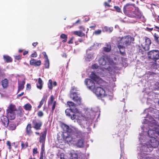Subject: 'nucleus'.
Instances as JSON below:
<instances>
[{"instance_id": "nucleus-1", "label": "nucleus", "mask_w": 159, "mask_h": 159, "mask_svg": "<svg viewBox=\"0 0 159 159\" xmlns=\"http://www.w3.org/2000/svg\"><path fill=\"white\" fill-rule=\"evenodd\" d=\"M63 127L68 135L66 139L67 142L76 144L80 147L83 146L84 138L80 131L74 127H70L65 124L63 125Z\"/></svg>"}, {"instance_id": "nucleus-2", "label": "nucleus", "mask_w": 159, "mask_h": 159, "mask_svg": "<svg viewBox=\"0 0 159 159\" xmlns=\"http://www.w3.org/2000/svg\"><path fill=\"white\" fill-rule=\"evenodd\" d=\"M85 111V113L86 114L87 117H86L83 116L82 114H75L71 115L70 114L71 112L73 113L72 110L70 109H67L65 111V113L67 116L70 117L71 119L73 120L76 118V116H78V118L77 119V122L81 125V127H85L88 126L87 122H88L89 125V123L91 124L92 121L94 117L92 116H90V114H89V113H90V111L91 113L93 112L92 110L87 108L85 109L84 111Z\"/></svg>"}, {"instance_id": "nucleus-3", "label": "nucleus", "mask_w": 159, "mask_h": 159, "mask_svg": "<svg viewBox=\"0 0 159 159\" xmlns=\"http://www.w3.org/2000/svg\"><path fill=\"white\" fill-rule=\"evenodd\" d=\"M159 137L144 139V142H140L141 144L138 147V150L146 152H151L153 148H157L159 145Z\"/></svg>"}, {"instance_id": "nucleus-4", "label": "nucleus", "mask_w": 159, "mask_h": 159, "mask_svg": "<svg viewBox=\"0 0 159 159\" xmlns=\"http://www.w3.org/2000/svg\"><path fill=\"white\" fill-rule=\"evenodd\" d=\"M120 40L118 41L117 43L118 48L119 49L120 54L123 56H126V54L125 52V46L130 45L131 42V37L128 35L121 38H119Z\"/></svg>"}, {"instance_id": "nucleus-5", "label": "nucleus", "mask_w": 159, "mask_h": 159, "mask_svg": "<svg viewBox=\"0 0 159 159\" xmlns=\"http://www.w3.org/2000/svg\"><path fill=\"white\" fill-rule=\"evenodd\" d=\"M17 109L15 105L11 104L8 107L7 110V116L10 120H13L15 117V112Z\"/></svg>"}, {"instance_id": "nucleus-6", "label": "nucleus", "mask_w": 159, "mask_h": 159, "mask_svg": "<svg viewBox=\"0 0 159 159\" xmlns=\"http://www.w3.org/2000/svg\"><path fill=\"white\" fill-rule=\"evenodd\" d=\"M148 56L149 58L156 61L157 60L159 59V51L156 50L151 51L148 52Z\"/></svg>"}, {"instance_id": "nucleus-7", "label": "nucleus", "mask_w": 159, "mask_h": 159, "mask_svg": "<svg viewBox=\"0 0 159 159\" xmlns=\"http://www.w3.org/2000/svg\"><path fill=\"white\" fill-rule=\"evenodd\" d=\"M93 92L97 97H104L106 95L105 90L101 87H95L93 90Z\"/></svg>"}, {"instance_id": "nucleus-8", "label": "nucleus", "mask_w": 159, "mask_h": 159, "mask_svg": "<svg viewBox=\"0 0 159 159\" xmlns=\"http://www.w3.org/2000/svg\"><path fill=\"white\" fill-rule=\"evenodd\" d=\"M142 16L141 11L139 8H135V10L132 12L130 14H129V17L132 18H136L138 19H140Z\"/></svg>"}, {"instance_id": "nucleus-9", "label": "nucleus", "mask_w": 159, "mask_h": 159, "mask_svg": "<svg viewBox=\"0 0 159 159\" xmlns=\"http://www.w3.org/2000/svg\"><path fill=\"white\" fill-rule=\"evenodd\" d=\"M85 84L87 87V88L93 91L95 88L96 85L94 81L90 79H86L85 80Z\"/></svg>"}, {"instance_id": "nucleus-10", "label": "nucleus", "mask_w": 159, "mask_h": 159, "mask_svg": "<svg viewBox=\"0 0 159 159\" xmlns=\"http://www.w3.org/2000/svg\"><path fill=\"white\" fill-rule=\"evenodd\" d=\"M67 105L70 108V109L72 110V112L75 114H81V113L75 107L76 105L74 103L71 101H68L67 102Z\"/></svg>"}, {"instance_id": "nucleus-11", "label": "nucleus", "mask_w": 159, "mask_h": 159, "mask_svg": "<svg viewBox=\"0 0 159 159\" xmlns=\"http://www.w3.org/2000/svg\"><path fill=\"white\" fill-rule=\"evenodd\" d=\"M132 10L133 8L131 5L128 3L126 4L123 8L124 13L128 16H129V14H130V13L132 12L131 11Z\"/></svg>"}, {"instance_id": "nucleus-12", "label": "nucleus", "mask_w": 159, "mask_h": 159, "mask_svg": "<svg viewBox=\"0 0 159 159\" xmlns=\"http://www.w3.org/2000/svg\"><path fill=\"white\" fill-rule=\"evenodd\" d=\"M145 43L143 47V50L145 51H147L149 49L151 42L150 39L147 37H145Z\"/></svg>"}, {"instance_id": "nucleus-13", "label": "nucleus", "mask_w": 159, "mask_h": 159, "mask_svg": "<svg viewBox=\"0 0 159 159\" xmlns=\"http://www.w3.org/2000/svg\"><path fill=\"white\" fill-rule=\"evenodd\" d=\"M8 118H9L8 117L5 116H2L0 119V123L2 124L4 126L7 127L9 122Z\"/></svg>"}, {"instance_id": "nucleus-14", "label": "nucleus", "mask_w": 159, "mask_h": 159, "mask_svg": "<svg viewBox=\"0 0 159 159\" xmlns=\"http://www.w3.org/2000/svg\"><path fill=\"white\" fill-rule=\"evenodd\" d=\"M33 127L36 130H39L42 125V122L40 120H33L32 121Z\"/></svg>"}, {"instance_id": "nucleus-15", "label": "nucleus", "mask_w": 159, "mask_h": 159, "mask_svg": "<svg viewBox=\"0 0 159 159\" xmlns=\"http://www.w3.org/2000/svg\"><path fill=\"white\" fill-rule=\"evenodd\" d=\"M108 57H107L103 56L101 57L98 61L99 64L100 65L105 66L107 63Z\"/></svg>"}, {"instance_id": "nucleus-16", "label": "nucleus", "mask_w": 159, "mask_h": 159, "mask_svg": "<svg viewBox=\"0 0 159 159\" xmlns=\"http://www.w3.org/2000/svg\"><path fill=\"white\" fill-rule=\"evenodd\" d=\"M32 126L30 124H29L26 128V135L29 136H31L33 134V131L31 130Z\"/></svg>"}, {"instance_id": "nucleus-17", "label": "nucleus", "mask_w": 159, "mask_h": 159, "mask_svg": "<svg viewBox=\"0 0 159 159\" xmlns=\"http://www.w3.org/2000/svg\"><path fill=\"white\" fill-rule=\"evenodd\" d=\"M89 77L92 79L91 80L97 82H98L100 80V78L93 72H91Z\"/></svg>"}, {"instance_id": "nucleus-18", "label": "nucleus", "mask_w": 159, "mask_h": 159, "mask_svg": "<svg viewBox=\"0 0 159 159\" xmlns=\"http://www.w3.org/2000/svg\"><path fill=\"white\" fill-rule=\"evenodd\" d=\"M41 61L40 60L36 61L34 59H32L30 61V64L32 66H39L41 65Z\"/></svg>"}, {"instance_id": "nucleus-19", "label": "nucleus", "mask_w": 159, "mask_h": 159, "mask_svg": "<svg viewBox=\"0 0 159 159\" xmlns=\"http://www.w3.org/2000/svg\"><path fill=\"white\" fill-rule=\"evenodd\" d=\"M70 97L72 99H81L79 94L76 92H71L70 94Z\"/></svg>"}, {"instance_id": "nucleus-20", "label": "nucleus", "mask_w": 159, "mask_h": 159, "mask_svg": "<svg viewBox=\"0 0 159 159\" xmlns=\"http://www.w3.org/2000/svg\"><path fill=\"white\" fill-rule=\"evenodd\" d=\"M25 84V80H24L21 81H20L18 82V92L23 89L24 88V85Z\"/></svg>"}, {"instance_id": "nucleus-21", "label": "nucleus", "mask_w": 159, "mask_h": 159, "mask_svg": "<svg viewBox=\"0 0 159 159\" xmlns=\"http://www.w3.org/2000/svg\"><path fill=\"white\" fill-rule=\"evenodd\" d=\"M47 134V131L45 130L42 133V135L40 137L39 142L43 143H44L46 135Z\"/></svg>"}, {"instance_id": "nucleus-22", "label": "nucleus", "mask_w": 159, "mask_h": 159, "mask_svg": "<svg viewBox=\"0 0 159 159\" xmlns=\"http://www.w3.org/2000/svg\"><path fill=\"white\" fill-rule=\"evenodd\" d=\"M3 57L4 60L7 63L11 62L12 61V59L9 56L4 55L3 56Z\"/></svg>"}, {"instance_id": "nucleus-23", "label": "nucleus", "mask_w": 159, "mask_h": 159, "mask_svg": "<svg viewBox=\"0 0 159 159\" xmlns=\"http://www.w3.org/2000/svg\"><path fill=\"white\" fill-rule=\"evenodd\" d=\"M113 30V28L112 27H109L107 26H105L102 28V31L103 32H107L109 33H111Z\"/></svg>"}, {"instance_id": "nucleus-24", "label": "nucleus", "mask_w": 159, "mask_h": 159, "mask_svg": "<svg viewBox=\"0 0 159 159\" xmlns=\"http://www.w3.org/2000/svg\"><path fill=\"white\" fill-rule=\"evenodd\" d=\"M43 84V82L41 79L40 78H39L38 79V83L36 84L37 88L40 89H41L42 88Z\"/></svg>"}, {"instance_id": "nucleus-25", "label": "nucleus", "mask_w": 159, "mask_h": 159, "mask_svg": "<svg viewBox=\"0 0 159 159\" xmlns=\"http://www.w3.org/2000/svg\"><path fill=\"white\" fill-rule=\"evenodd\" d=\"M8 80L5 78L2 81V85L4 88H6L8 86Z\"/></svg>"}, {"instance_id": "nucleus-26", "label": "nucleus", "mask_w": 159, "mask_h": 159, "mask_svg": "<svg viewBox=\"0 0 159 159\" xmlns=\"http://www.w3.org/2000/svg\"><path fill=\"white\" fill-rule=\"evenodd\" d=\"M143 46H144V45H141V46L137 45L136 46L137 50L138 51V52L142 54H143L144 51H145L144 50H143L142 48L143 49Z\"/></svg>"}, {"instance_id": "nucleus-27", "label": "nucleus", "mask_w": 159, "mask_h": 159, "mask_svg": "<svg viewBox=\"0 0 159 159\" xmlns=\"http://www.w3.org/2000/svg\"><path fill=\"white\" fill-rule=\"evenodd\" d=\"M56 103V101L54 100H50L48 102L49 106H52V110H54L55 108Z\"/></svg>"}, {"instance_id": "nucleus-28", "label": "nucleus", "mask_w": 159, "mask_h": 159, "mask_svg": "<svg viewBox=\"0 0 159 159\" xmlns=\"http://www.w3.org/2000/svg\"><path fill=\"white\" fill-rule=\"evenodd\" d=\"M103 50L106 52H109L111 49V45L109 44H107L106 47H104L103 48Z\"/></svg>"}, {"instance_id": "nucleus-29", "label": "nucleus", "mask_w": 159, "mask_h": 159, "mask_svg": "<svg viewBox=\"0 0 159 159\" xmlns=\"http://www.w3.org/2000/svg\"><path fill=\"white\" fill-rule=\"evenodd\" d=\"M71 159H78V155L75 153L74 151H71L70 153Z\"/></svg>"}, {"instance_id": "nucleus-30", "label": "nucleus", "mask_w": 159, "mask_h": 159, "mask_svg": "<svg viewBox=\"0 0 159 159\" xmlns=\"http://www.w3.org/2000/svg\"><path fill=\"white\" fill-rule=\"evenodd\" d=\"M138 157L139 159H150L149 157L145 154H139Z\"/></svg>"}, {"instance_id": "nucleus-31", "label": "nucleus", "mask_w": 159, "mask_h": 159, "mask_svg": "<svg viewBox=\"0 0 159 159\" xmlns=\"http://www.w3.org/2000/svg\"><path fill=\"white\" fill-rule=\"evenodd\" d=\"M154 41L157 45H159V36L156 33H155L153 35Z\"/></svg>"}, {"instance_id": "nucleus-32", "label": "nucleus", "mask_w": 159, "mask_h": 159, "mask_svg": "<svg viewBox=\"0 0 159 159\" xmlns=\"http://www.w3.org/2000/svg\"><path fill=\"white\" fill-rule=\"evenodd\" d=\"M73 33L76 35H77L79 37L84 36L85 35V34L82 33L81 31H76L73 32Z\"/></svg>"}, {"instance_id": "nucleus-33", "label": "nucleus", "mask_w": 159, "mask_h": 159, "mask_svg": "<svg viewBox=\"0 0 159 159\" xmlns=\"http://www.w3.org/2000/svg\"><path fill=\"white\" fill-rule=\"evenodd\" d=\"M60 38L63 39L62 42L63 43L66 42L67 41V36L66 34H61L60 35Z\"/></svg>"}, {"instance_id": "nucleus-34", "label": "nucleus", "mask_w": 159, "mask_h": 159, "mask_svg": "<svg viewBox=\"0 0 159 159\" xmlns=\"http://www.w3.org/2000/svg\"><path fill=\"white\" fill-rule=\"evenodd\" d=\"M31 106L29 103H27L24 106V109L27 111H30L31 109Z\"/></svg>"}, {"instance_id": "nucleus-35", "label": "nucleus", "mask_w": 159, "mask_h": 159, "mask_svg": "<svg viewBox=\"0 0 159 159\" xmlns=\"http://www.w3.org/2000/svg\"><path fill=\"white\" fill-rule=\"evenodd\" d=\"M17 114H19L20 116H22L23 115L24 111L22 108L19 107L17 111Z\"/></svg>"}, {"instance_id": "nucleus-36", "label": "nucleus", "mask_w": 159, "mask_h": 159, "mask_svg": "<svg viewBox=\"0 0 159 159\" xmlns=\"http://www.w3.org/2000/svg\"><path fill=\"white\" fill-rule=\"evenodd\" d=\"M16 126L14 124H10L9 125L8 129L10 130H13L15 129Z\"/></svg>"}, {"instance_id": "nucleus-37", "label": "nucleus", "mask_w": 159, "mask_h": 159, "mask_svg": "<svg viewBox=\"0 0 159 159\" xmlns=\"http://www.w3.org/2000/svg\"><path fill=\"white\" fill-rule=\"evenodd\" d=\"M52 81L51 79H50L48 80V88L52 90Z\"/></svg>"}, {"instance_id": "nucleus-38", "label": "nucleus", "mask_w": 159, "mask_h": 159, "mask_svg": "<svg viewBox=\"0 0 159 159\" xmlns=\"http://www.w3.org/2000/svg\"><path fill=\"white\" fill-rule=\"evenodd\" d=\"M45 68H48L49 66V62L48 59L46 60L44 64Z\"/></svg>"}, {"instance_id": "nucleus-39", "label": "nucleus", "mask_w": 159, "mask_h": 159, "mask_svg": "<svg viewBox=\"0 0 159 159\" xmlns=\"http://www.w3.org/2000/svg\"><path fill=\"white\" fill-rule=\"evenodd\" d=\"M110 2H108V1L105 2L103 3V5L105 7H111V6L109 4Z\"/></svg>"}, {"instance_id": "nucleus-40", "label": "nucleus", "mask_w": 159, "mask_h": 159, "mask_svg": "<svg viewBox=\"0 0 159 159\" xmlns=\"http://www.w3.org/2000/svg\"><path fill=\"white\" fill-rule=\"evenodd\" d=\"M21 59V55H18L15 56V61H20Z\"/></svg>"}, {"instance_id": "nucleus-41", "label": "nucleus", "mask_w": 159, "mask_h": 159, "mask_svg": "<svg viewBox=\"0 0 159 159\" xmlns=\"http://www.w3.org/2000/svg\"><path fill=\"white\" fill-rule=\"evenodd\" d=\"M102 32V31L100 30H95L93 34L96 35H98L100 34Z\"/></svg>"}, {"instance_id": "nucleus-42", "label": "nucleus", "mask_w": 159, "mask_h": 159, "mask_svg": "<svg viewBox=\"0 0 159 159\" xmlns=\"http://www.w3.org/2000/svg\"><path fill=\"white\" fill-rule=\"evenodd\" d=\"M114 8L115 9L116 11L117 12L121 13V9L118 6H115L114 7Z\"/></svg>"}, {"instance_id": "nucleus-43", "label": "nucleus", "mask_w": 159, "mask_h": 159, "mask_svg": "<svg viewBox=\"0 0 159 159\" xmlns=\"http://www.w3.org/2000/svg\"><path fill=\"white\" fill-rule=\"evenodd\" d=\"M49 94L48 93H46L44 94L42 99H47L48 96H49Z\"/></svg>"}, {"instance_id": "nucleus-44", "label": "nucleus", "mask_w": 159, "mask_h": 159, "mask_svg": "<svg viewBox=\"0 0 159 159\" xmlns=\"http://www.w3.org/2000/svg\"><path fill=\"white\" fill-rule=\"evenodd\" d=\"M74 39V37H72L70 39V40L69 41L68 43L69 44H72L73 43V40Z\"/></svg>"}, {"instance_id": "nucleus-45", "label": "nucleus", "mask_w": 159, "mask_h": 159, "mask_svg": "<svg viewBox=\"0 0 159 159\" xmlns=\"http://www.w3.org/2000/svg\"><path fill=\"white\" fill-rule=\"evenodd\" d=\"M31 56L32 57H36L37 56V54L36 52H34V53H32Z\"/></svg>"}, {"instance_id": "nucleus-46", "label": "nucleus", "mask_w": 159, "mask_h": 159, "mask_svg": "<svg viewBox=\"0 0 159 159\" xmlns=\"http://www.w3.org/2000/svg\"><path fill=\"white\" fill-rule=\"evenodd\" d=\"M42 54L43 55L44 57L45 58L46 60L48 59V57L47 55L46 54V53L45 52H42Z\"/></svg>"}, {"instance_id": "nucleus-47", "label": "nucleus", "mask_w": 159, "mask_h": 159, "mask_svg": "<svg viewBox=\"0 0 159 159\" xmlns=\"http://www.w3.org/2000/svg\"><path fill=\"white\" fill-rule=\"evenodd\" d=\"M31 88V85L29 84H27L26 85V89L27 90H29Z\"/></svg>"}, {"instance_id": "nucleus-48", "label": "nucleus", "mask_w": 159, "mask_h": 159, "mask_svg": "<svg viewBox=\"0 0 159 159\" xmlns=\"http://www.w3.org/2000/svg\"><path fill=\"white\" fill-rule=\"evenodd\" d=\"M7 146H9V149L10 150L11 149V144L10 142L9 141H7Z\"/></svg>"}, {"instance_id": "nucleus-49", "label": "nucleus", "mask_w": 159, "mask_h": 159, "mask_svg": "<svg viewBox=\"0 0 159 159\" xmlns=\"http://www.w3.org/2000/svg\"><path fill=\"white\" fill-rule=\"evenodd\" d=\"M33 154H36L38 153L37 148H34L33 149Z\"/></svg>"}, {"instance_id": "nucleus-50", "label": "nucleus", "mask_w": 159, "mask_h": 159, "mask_svg": "<svg viewBox=\"0 0 159 159\" xmlns=\"http://www.w3.org/2000/svg\"><path fill=\"white\" fill-rule=\"evenodd\" d=\"M43 115V113L42 111H39L38 113V116L39 117H42Z\"/></svg>"}, {"instance_id": "nucleus-51", "label": "nucleus", "mask_w": 159, "mask_h": 159, "mask_svg": "<svg viewBox=\"0 0 159 159\" xmlns=\"http://www.w3.org/2000/svg\"><path fill=\"white\" fill-rule=\"evenodd\" d=\"M44 103V101L43 100H42L40 102L39 105L38 106V108H40L43 105Z\"/></svg>"}, {"instance_id": "nucleus-52", "label": "nucleus", "mask_w": 159, "mask_h": 159, "mask_svg": "<svg viewBox=\"0 0 159 159\" xmlns=\"http://www.w3.org/2000/svg\"><path fill=\"white\" fill-rule=\"evenodd\" d=\"M4 76V74L2 72V69L0 66V77H2Z\"/></svg>"}, {"instance_id": "nucleus-53", "label": "nucleus", "mask_w": 159, "mask_h": 159, "mask_svg": "<svg viewBox=\"0 0 159 159\" xmlns=\"http://www.w3.org/2000/svg\"><path fill=\"white\" fill-rule=\"evenodd\" d=\"M41 150L42 152L44 150V143H42Z\"/></svg>"}, {"instance_id": "nucleus-54", "label": "nucleus", "mask_w": 159, "mask_h": 159, "mask_svg": "<svg viewBox=\"0 0 159 159\" xmlns=\"http://www.w3.org/2000/svg\"><path fill=\"white\" fill-rule=\"evenodd\" d=\"M92 67L93 68L97 69L98 68V66L96 64H93L92 65Z\"/></svg>"}, {"instance_id": "nucleus-55", "label": "nucleus", "mask_w": 159, "mask_h": 159, "mask_svg": "<svg viewBox=\"0 0 159 159\" xmlns=\"http://www.w3.org/2000/svg\"><path fill=\"white\" fill-rule=\"evenodd\" d=\"M38 44L37 42H34L32 43V45L34 47H35Z\"/></svg>"}, {"instance_id": "nucleus-56", "label": "nucleus", "mask_w": 159, "mask_h": 159, "mask_svg": "<svg viewBox=\"0 0 159 159\" xmlns=\"http://www.w3.org/2000/svg\"><path fill=\"white\" fill-rule=\"evenodd\" d=\"M21 146L22 148H26L25 147V144L22 142L21 143Z\"/></svg>"}, {"instance_id": "nucleus-57", "label": "nucleus", "mask_w": 159, "mask_h": 159, "mask_svg": "<svg viewBox=\"0 0 159 159\" xmlns=\"http://www.w3.org/2000/svg\"><path fill=\"white\" fill-rule=\"evenodd\" d=\"M57 97V96H54L53 95H52L50 97V99H54L57 98L56 97Z\"/></svg>"}, {"instance_id": "nucleus-58", "label": "nucleus", "mask_w": 159, "mask_h": 159, "mask_svg": "<svg viewBox=\"0 0 159 159\" xmlns=\"http://www.w3.org/2000/svg\"><path fill=\"white\" fill-rule=\"evenodd\" d=\"M146 29H147V30L148 31H152L153 30V28H148V27H147L146 28Z\"/></svg>"}, {"instance_id": "nucleus-59", "label": "nucleus", "mask_w": 159, "mask_h": 159, "mask_svg": "<svg viewBox=\"0 0 159 159\" xmlns=\"http://www.w3.org/2000/svg\"><path fill=\"white\" fill-rule=\"evenodd\" d=\"M79 28L83 31H85V28L82 26H80Z\"/></svg>"}, {"instance_id": "nucleus-60", "label": "nucleus", "mask_w": 159, "mask_h": 159, "mask_svg": "<svg viewBox=\"0 0 159 159\" xmlns=\"http://www.w3.org/2000/svg\"><path fill=\"white\" fill-rule=\"evenodd\" d=\"M28 53V51H25L23 53V55H25L26 54H27Z\"/></svg>"}, {"instance_id": "nucleus-61", "label": "nucleus", "mask_w": 159, "mask_h": 159, "mask_svg": "<svg viewBox=\"0 0 159 159\" xmlns=\"http://www.w3.org/2000/svg\"><path fill=\"white\" fill-rule=\"evenodd\" d=\"M154 26H155V28L156 29H157L158 30H156V31H157L159 32V27L157 26H156V25H154Z\"/></svg>"}, {"instance_id": "nucleus-62", "label": "nucleus", "mask_w": 159, "mask_h": 159, "mask_svg": "<svg viewBox=\"0 0 159 159\" xmlns=\"http://www.w3.org/2000/svg\"><path fill=\"white\" fill-rule=\"evenodd\" d=\"M24 94V92H22L21 93H20V94H18V95H17V97H20V96H21L22 95H23Z\"/></svg>"}, {"instance_id": "nucleus-63", "label": "nucleus", "mask_w": 159, "mask_h": 159, "mask_svg": "<svg viewBox=\"0 0 159 159\" xmlns=\"http://www.w3.org/2000/svg\"><path fill=\"white\" fill-rule=\"evenodd\" d=\"M96 25H95V24H94L93 25V26H90L89 27V28H94L96 27Z\"/></svg>"}, {"instance_id": "nucleus-64", "label": "nucleus", "mask_w": 159, "mask_h": 159, "mask_svg": "<svg viewBox=\"0 0 159 159\" xmlns=\"http://www.w3.org/2000/svg\"><path fill=\"white\" fill-rule=\"evenodd\" d=\"M53 85L54 86H55L57 85V83L56 81H54L53 82Z\"/></svg>"}]
</instances>
